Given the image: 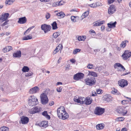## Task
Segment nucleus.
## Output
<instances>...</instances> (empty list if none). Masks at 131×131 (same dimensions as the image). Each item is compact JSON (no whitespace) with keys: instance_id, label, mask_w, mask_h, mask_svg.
<instances>
[{"instance_id":"1","label":"nucleus","mask_w":131,"mask_h":131,"mask_svg":"<svg viewBox=\"0 0 131 131\" xmlns=\"http://www.w3.org/2000/svg\"><path fill=\"white\" fill-rule=\"evenodd\" d=\"M28 100V104L30 106H33L38 104V99L33 96H31Z\"/></svg>"},{"instance_id":"2","label":"nucleus","mask_w":131,"mask_h":131,"mask_svg":"<svg viewBox=\"0 0 131 131\" xmlns=\"http://www.w3.org/2000/svg\"><path fill=\"white\" fill-rule=\"evenodd\" d=\"M40 98L41 103L42 104L46 105L48 103V99L46 93L41 94L40 96Z\"/></svg>"},{"instance_id":"3","label":"nucleus","mask_w":131,"mask_h":131,"mask_svg":"<svg viewBox=\"0 0 131 131\" xmlns=\"http://www.w3.org/2000/svg\"><path fill=\"white\" fill-rule=\"evenodd\" d=\"M86 84L89 86H92L95 84L96 80L94 77H90L87 78L85 80Z\"/></svg>"},{"instance_id":"4","label":"nucleus","mask_w":131,"mask_h":131,"mask_svg":"<svg viewBox=\"0 0 131 131\" xmlns=\"http://www.w3.org/2000/svg\"><path fill=\"white\" fill-rule=\"evenodd\" d=\"M105 112V109L100 107H97L95 108L94 112L95 114L98 115H101Z\"/></svg>"},{"instance_id":"5","label":"nucleus","mask_w":131,"mask_h":131,"mask_svg":"<svg viewBox=\"0 0 131 131\" xmlns=\"http://www.w3.org/2000/svg\"><path fill=\"white\" fill-rule=\"evenodd\" d=\"M117 111L119 114H122L124 115H125L127 112L126 108L122 106L118 107L117 110Z\"/></svg>"},{"instance_id":"6","label":"nucleus","mask_w":131,"mask_h":131,"mask_svg":"<svg viewBox=\"0 0 131 131\" xmlns=\"http://www.w3.org/2000/svg\"><path fill=\"white\" fill-rule=\"evenodd\" d=\"M57 112L59 118H61V116L66 112L64 107L62 106H60L58 108Z\"/></svg>"},{"instance_id":"7","label":"nucleus","mask_w":131,"mask_h":131,"mask_svg":"<svg viewBox=\"0 0 131 131\" xmlns=\"http://www.w3.org/2000/svg\"><path fill=\"white\" fill-rule=\"evenodd\" d=\"M41 29L44 30V32L46 33L49 31L51 28V26L46 24H43L41 25Z\"/></svg>"},{"instance_id":"8","label":"nucleus","mask_w":131,"mask_h":131,"mask_svg":"<svg viewBox=\"0 0 131 131\" xmlns=\"http://www.w3.org/2000/svg\"><path fill=\"white\" fill-rule=\"evenodd\" d=\"M118 84L121 87L124 88L127 85L128 83L126 80L121 79L119 80L118 81Z\"/></svg>"},{"instance_id":"9","label":"nucleus","mask_w":131,"mask_h":131,"mask_svg":"<svg viewBox=\"0 0 131 131\" xmlns=\"http://www.w3.org/2000/svg\"><path fill=\"white\" fill-rule=\"evenodd\" d=\"M116 10L115 6L113 5H111L108 9V13L110 15L113 14Z\"/></svg>"},{"instance_id":"10","label":"nucleus","mask_w":131,"mask_h":131,"mask_svg":"<svg viewBox=\"0 0 131 131\" xmlns=\"http://www.w3.org/2000/svg\"><path fill=\"white\" fill-rule=\"evenodd\" d=\"M84 76V74L82 73H78L74 75L73 79L77 80L83 79Z\"/></svg>"},{"instance_id":"11","label":"nucleus","mask_w":131,"mask_h":131,"mask_svg":"<svg viewBox=\"0 0 131 131\" xmlns=\"http://www.w3.org/2000/svg\"><path fill=\"white\" fill-rule=\"evenodd\" d=\"M41 108L38 106L34 107L33 108L30 109L29 111V112L31 114H34L40 111Z\"/></svg>"},{"instance_id":"12","label":"nucleus","mask_w":131,"mask_h":131,"mask_svg":"<svg viewBox=\"0 0 131 131\" xmlns=\"http://www.w3.org/2000/svg\"><path fill=\"white\" fill-rule=\"evenodd\" d=\"M131 56V52L128 50H126L122 55V56L124 60H126Z\"/></svg>"},{"instance_id":"13","label":"nucleus","mask_w":131,"mask_h":131,"mask_svg":"<svg viewBox=\"0 0 131 131\" xmlns=\"http://www.w3.org/2000/svg\"><path fill=\"white\" fill-rule=\"evenodd\" d=\"M21 121L23 124H27L29 121V119L27 117L23 116L21 117Z\"/></svg>"},{"instance_id":"14","label":"nucleus","mask_w":131,"mask_h":131,"mask_svg":"<svg viewBox=\"0 0 131 131\" xmlns=\"http://www.w3.org/2000/svg\"><path fill=\"white\" fill-rule=\"evenodd\" d=\"M84 104L86 105H90L91 104L92 102V98L89 97H88L86 99L84 98Z\"/></svg>"},{"instance_id":"15","label":"nucleus","mask_w":131,"mask_h":131,"mask_svg":"<svg viewBox=\"0 0 131 131\" xmlns=\"http://www.w3.org/2000/svg\"><path fill=\"white\" fill-rule=\"evenodd\" d=\"M27 19L25 17H24L19 18V20L18 21V23L23 24H24L27 22Z\"/></svg>"},{"instance_id":"16","label":"nucleus","mask_w":131,"mask_h":131,"mask_svg":"<svg viewBox=\"0 0 131 131\" xmlns=\"http://www.w3.org/2000/svg\"><path fill=\"white\" fill-rule=\"evenodd\" d=\"M39 91V88L38 87L35 86L30 89L29 92V93L30 94H34L36 93Z\"/></svg>"},{"instance_id":"17","label":"nucleus","mask_w":131,"mask_h":131,"mask_svg":"<svg viewBox=\"0 0 131 131\" xmlns=\"http://www.w3.org/2000/svg\"><path fill=\"white\" fill-rule=\"evenodd\" d=\"M103 99L104 101L109 102L111 101L112 99L111 96L107 95H104L103 97Z\"/></svg>"},{"instance_id":"18","label":"nucleus","mask_w":131,"mask_h":131,"mask_svg":"<svg viewBox=\"0 0 131 131\" xmlns=\"http://www.w3.org/2000/svg\"><path fill=\"white\" fill-rule=\"evenodd\" d=\"M48 121H44L38 124L41 127H46L48 126Z\"/></svg>"},{"instance_id":"19","label":"nucleus","mask_w":131,"mask_h":131,"mask_svg":"<svg viewBox=\"0 0 131 131\" xmlns=\"http://www.w3.org/2000/svg\"><path fill=\"white\" fill-rule=\"evenodd\" d=\"M14 57L16 58H20L21 56V52L20 51H17L16 52L13 54Z\"/></svg>"},{"instance_id":"20","label":"nucleus","mask_w":131,"mask_h":131,"mask_svg":"<svg viewBox=\"0 0 131 131\" xmlns=\"http://www.w3.org/2000/svg\"><path fill=\"white\" fill-rule=\"evenodd\" d=\"M9 14L8 13H5L2 15L1 19L3 21L6 20L9 16Z\"/></svg>"},{"instance_id":"21","label":"nucleus","mask_w":131,"mask_h":131,"mask_svg":"<svg viewBox=\"0 0 131 131\" xmlns=\"http://www.w3.org/2000/svg\"><path fill=\"white\" fill-rule=\"evenodd\" d=\"M56 15L58 16V18L59 19L63 18L65 16L64 13L62 12L57 13L56 14Z\"/></svg>"},{"instance_id":"22","label":"nucleus","mask_w":131,"mask_h":131,"mask_svg":"<svg viewBox=\"0 0 131 131\" xmlns=\"http://www.w3.org/2000/svg\"><path fill=\"white\" fill-rule=\"evenodd\" d=\"M69 117V115L66 112L64 113L61 116V118H59L60 119H62L63 120H65L67 119Z\"/></svg>"},{"instance_id":"23","label":"nucleus","mask_w":131,"mask_h":131,"mask_svg":"<svg viewBox=\"0 0 131 131\" xmlns=\"http://www.w3.org/2000/svg\"><path fill=\"white\" fill-rule=\"evenodd\" d=\"M116 22L115 21L114 23H113L112 22H110V23L107 24L108 26L110 28H112L113 27H115V25L116 24Z\"/></svg>"},{"instance_id":"24","label":"nucleus","mask_w":131,"mask_h":131,"mask_svg":"<svg viewBox=\"0 0 131 131\" xmlns=\"http://www.w3.org/2000/svg\"><path fill=\"white\" fill-rule=\"evenodd\" d=\"M111 93L112 94L116 95L121 94L120 93L117 89H115L114 88L112 89V91H111Z\"/></svg>"},{"instance_id":"25","label":"nucleus","mask_w":131,"mask_h":131,"mask_svg":"<svg viewBox=\"0 0 131 131\" xmlns=\"http://www.w3.org/2000/svg\"><path fill=\"white\" fill-rule=\"evenodd\" d=\"M62 47V45L61 44H59L58 46H57L56 48V49L54 51L53 53V55H54L56 54L59 51V50H60V49H59V47Z\"/></svg>"},{"instance_id":"26","label":"nucleus","mask_w":131,"mask_h":131,"mask_svg":"<svg viewBox=\"0 0 131 131\" xmlns=\"http://www.w3.org/2000/svg\"><path fill=\"white\" fill-rule=\"evenodd\" d=\"M96 127L97 129H101L104 128V125L103 124H100L97 125Z\"/></svg>"},{"instance_id":"27","label":"nucleus","mask_w":131,"mask_h":131,"mask_svg":"<svg viewBox=\"0 0 131 131\" xmlns=\"http://www.w3.org/2000/svg\"><path fill=\"white\" fill-rule=\"evenodd\" d=\"M32 35H29L26 36H25L23 38V39L24 40H27L32 39Z\"/></svg>"},{"instance_id":"28","label":"nucleus","mask_w":131,"mask_h":131,"mask_svg":"<svg viewBox=\"0 0 131 131\" xmlns=\"http://www.w3.org/2000/svg\"><path fill=\"white\" fill-rule=\"evenodd\" d=\"M42 114L48 119H50V116L48 114L47 111H44L42 113Z\"/></svg>"},{"instance_id":"29","label":"nucleus","mask_w":131,"mask_h":131,"mask_svg":"<svg viewBox=\"0 0 131 131\" xmlns=\"http://www.w3.org/2000/svg\"><path fill=\"white\" fill-rule=\"evenodd\" d=\"M126 42H128V41L127 40L122 41L120 45V47L124 48L126 45Z\"/></svg>"},{"instance_id":"30","label":"nucleus","mask_w":131,"mask_h":131,"mask_svg":"<svg viewBox=\"0 0 131 131\" xmlns=\"http://www.w3.org/2000/svg\"><path fill=\"white\" fill-rule=\"evenodd\" d=\"M89 12L87 11L84 12L82 15L81 17H82V19L86 18L88 15L89 14Z\"/></svg>"},{"instance_id":"31","label":"nucleus","mask_w":131,"mask_h":131,"mask_svg":"<svg viewBox=\"0 0 131 131\" xmlns=\"http://www.w3.org/2000/svg\"><path fill=\"white\" fill-rule=\"evenodd\" d=\"M89 74L90 75L94 77H96L97 76V74L96 73L93 71L89 72Z\"/></svg>"},{"instance_id":"32","label":"nucleus","mask_w":131,"mask_h":131,"mask_svg":"<svg viewBox=\"0 0 131 131\" xmlns=\"http://www.w3.org/2000/svg\"><path fill=\"white\" fill-rule=\"evenodd\" d=\"M29 70V68L27 66H24L22 69V71L24 72H28Z\"/></svg>"},{"instance_id":"33","label":"nucleus","mask_w":131,"mask_h":131,"mask_svg":"<svg viewBox=\"0 0 131 131\" xmlns=\"http://www.w3.org/2000/svg\"><path fill=\"white\" fill-rule=\"evenodd\" d=\"M51 25L53 29H56L57 28V23L56 21L54 22Z\"/></svg>"},{"instance_id":"34","label":"nucleus","mask_w":131,"mask_h":131,"mask_svg":"<svg viewBox=\"0 0 131 131\" xmlns=\"http://www.w3.org/2000/svg\"><path fill=\"white\" fill-rule=\"evenodd\" d=\"M8 128L5 126L2 127L0 128V131H8Z\"/></svg>"},{"instance_id":"35","label":"nucleus","mask_w":131,"mask_h":131,"mask_svg":"<svg viewBox=\"0 0 131 131\" xmlns=\"http://www.w3.org/2000/svg\"><path fill=\"white\" fill-rule=\"evenodd\" d=\"M15 1V0H6L5 3L6 4L10 5L12 4Z\"/></svg>"},{"instance_id":"36","label":"nucleus","mask_w":131,"mask_h":131,"mask_svg":"<svg viewBox=\"0 0 131 131\" xmlns=\"http://www.w3.org/2000/svg\"><path fill=\"white\" fill-rule=\"evenodd\" d=\"M85 36H80L78 38V40L79 41H84L85 39Z\"/></svg>"},{"instance_id":"37","label":"nucleus","mask_w":131,"mask_h":131,"mask_svg":"<svg viewBox=\"0 0 131 131\" xmlns=\"http://www.w3.org/2000/svg\"><path fill=\"white\" fill-rule=\"evenodd\" d=\"M81 50V49H75L74 50L73 53L74 54H76L77 52H80Z\"/></svg>"},{"instance_id":"38","label":"nucleus","mask_w":131,"mask_h":131,"mask_svg":"<svg viewBox=\"0 0 131 131\" xmlns=\"http://www.w3.org/2000/svg\"><path fill=\"white\" fill-rule=\"evenodd\" d=\"M95 67L94 66L93 64H89L87 66V67L89 69H93Z\"/></svg>"},{"instance_id":"39","label":"nucleus","mask_w":131,"mask_h":131,"mask_svg":"<svg viewBox=\"0 0 131 131\" xmlns=\"http://www.w3.org/2000/svg\"><path fill=\"white\" fill-rule=\"evenodd\" d=\"M121 66V64L119 63H115L114 65V67L116 69L118 67L119 68Z\"/></svg>"},{"instance_id":"40","label":"nucleus","mask_w":131,"mask_h":131,"mask_svg":"<svg viewBox=\"0 0 131 131\" xmlns=\"http://www.w3.org/2000/svg\"><path fill=\"white\" fill-rule=\"evenodd\" d=\"M124 118L123 117H120L117 118L116 119L117 121H123L124 120Z\"/></svg>"},{"instance_id":"41","label":"nucleus","mask_w":131,"mask_h":131,"mask_svg":"<svg viewBox=\"0 0 131 131\" xmlns=\"http://www.w3.org/2000/svg\"><path fill=\"white\" fill-rule=\"evenodd\" d=\"M59 35V33L57 32H55L53 34V37L55 38H56Z\"/></svg>"},{"instance_id":"42","label":"nucleus","mask_w":131,"mask_h":131,"mask_svg":"<svg viewBox=\"0 0 131 131\" xmlns=\"http://www.w3.org/2000/svg\"><path fill=\"white\" fill-rule=\"evenodd\" d=\"M96 6V7L99 6H102V4L100 2H96L95 3Z\"/></svg>"},{"instance_id":"43","label":"nucleus","mask_w":131,"mask_h":131,"mask_svg":"<svg viewBox=\"0 0 131 131\" xmlns=\"http://www.w3.org/2000/svg\"><path fill=\"white\" fill-rule=\"evenodd\" d=\"M121 67V69H118V70L120 71H124L125 70V68L124 67V66L121 64V66L120 67Z\"/></svg>"},{"instance_id":"44","label":"nucleus","mask_w":131,"mask_h":131,"mask_svg":"<svg viewBox=\"0 0 131 131\" xmlns=\"http://www.w3.org/2000/svg\"><path fill=\"white\" fill-rule=\"evenodd\" d=\"M88 6L89 7H91L95 8L96 7V4L94 3H93L92 4H89Z\"/></svg>"},{"instance_id":"45","label":"nucleus","mask_w":131,"mask_h":131,"mask_svg":"<svg viewBox=\"0 0 131 131\" xmlns=\"http://www.w3.org/2000/svg\"><path fill=\"white\" fill-rule=\"evenodd\" d=\"M96 95L97 94L95 91H93L90 96H96Z\"/></svg>"},{"instance_id":"46","label":"nucleus","mask_w":131,"mask_h":131,"mask_svg":"<svg viewBox=\"0 0 131 131\" xmlns=\"http://www.w3.org/2000/svg\"><path fill=\"white\" fill-rule=\"evenodd\" d=\"M93 24L94 25V26H99V23L98 21H96L94 22L93 23Z\"/></svg>"},{"instance_id":"47","label":"nucleus","mask_w":131,"mask_h":131,"mask_svg":"<svg viewBox=\"0 0 131 131\" xmlns=\"http://www.w3.org/2000/svg\"><path fill=\"white\" fill-rule=\"evenodd\" d=\"M64 2L63 1H60L59 3L57 2V3H58V6L59 5H63L64 4Z\"/></svg>"},{"instance_id":"48","label":"nucleus","mask_w":131,"mask_h":131,"mask_svg":"<svg viewBox=\"0 0 131 131\" xmlns=\"http://www.w3.org/2000/svg\"><path fill=\"white\" fill-rule=\"evenodd\" d=\"M102 91V90L99 89H97L96 90V93H97L98 94H101L102 93V92H101Z\"/></svg>"},{"instance_id":"49","label":"nucleus","mask_w":131,"mask_h":131,"mask_svg":"<svg viewBox=\"0 0 131 131\" xmlns=\"http://www.w3.org/2000/svg\"><path fill=\"white\" fill-rule=\"evenodd\" d=\"M71 18L72 21L74 22H75L76 21V20L75 19V18H76L75 16H71Z\"/></svg>"},{"instance_id":"50","label":"nucleus","mask_w":131,"mask_h":131,"mask_svg":"<svg viewBox=\"0 0 131 131\" xmlns=\"http://www.w3.org/2000/svg\"><path fill=\"white\" fill-rule=\"evenodd\" d=\"M50 16V14L49 13H47L46 15V18L47 19H49Z\"/></svg>"},{"instance_id":"51","label":"nucleus","mask_w":131,"mask_h":131,"mask_svg":"<svg viewBox=\"0 0 131 131\" xmlns=\"http://www.w3.org/2000/svg\"><path fill=\"white\" fill-rule=\"evenodd\" d=\"M32 72L27 73L26 74L25 76L26 77H28L32 75Z\"/></svg>"},{"instance_id":"52","label":"nucleus","mask_w":131,"mask_h":131,"mask_svg":"<svg viewBox=\"0 0 131 131\" xmlns=\"http://www.w3.org/2000/svg\"><path fill=\"white\" fill-rule=\"evenodd\" d=\"M62 89V87L60 86L59 87H58L57 89V91L58 92H60L61 91Z\"/></svg>"},{"instance_id":"53","label":"nucleus","mask_w":131,"mask_h":131,"mask_svg":"<svg viewBox=\"0 0 131 131\" xmlns=\"http://www.w3.org/2000/svg\"><path fill=\"white\" fill-rule=\"evenodd\" d=\"M6 47L7 48V50L8 52L12 49V47L10 46H8L7 47Z\"/></svg>"},{"instance_id":"54","label":"nucleus","mask_w":131,"mask_h":131,"mask_svg":"<svg viewBox=\"0 0 131 131\" xmlns=\"http://www.w3.org/2000/svg\"><path fill=\"white\" fill-rule=\"evenodd\" d=\"M95 70L96 71L100 72L101 70V68L97 67L95 68Z\"/></svg>"},{"instance_id":"55","label":"nucleus","mask_w":131,"mask_h":131,"mask_svg":"<svg viewBox=\"0 0 131 131\" xmlns=\"http://www.w3.org/2000/svg\"><path fill=\"white\" fill-rule=\"evenodd\" d=\"M115 0H107L108 2V4H110L114 2Z\"/></svg>"},{"instance_id":"56","label":"nucleus","mask_w":131,"mask_h":131,"mask_svg":"<svg viewBox=\"0 0 131 131\" xmlns=\"http://www.w3.org/2000/svg\"><path fill=\"white\" fill-rule=\"evenodd\" d=\"M30 30H29L28 29L24 32V35H26V34H28L30 32Z\"/></svg>"},{"instance_id":"57","label":"nucleus","mask_w":131,"mask_h":131,"mask_svg":"<svg viewBox=\"0 0 131 131\" xmlns=\"http://www.w3.org/2000/svg\"><path fill=\"white\" fill-rule=\"evenodd\" d=\"M9 20H7L6 21H5L3 24L2 25L3 26H4L6 25L7 24H8V22H9Z\"/></svg>"},{"instance_id":"58","label":"nucleus","mask_w":131,"mask_h":131,"mask_svg":"<svg viewBox=\"0 0 131 131\" xmlns=\"http://www.w3.org/2000/svg\"><path fill=\"white\" fill-rule=\"evenodd\" d=\"M2 50L4 52H8L7 50V48L6 47L5 48H3Z\"/></svg>"},{"instance_id":"59","label":"nucleus","mask_w":131,"mask_h":131,"mask_svg":"<svg viewBox=\"0 0 131 131\" xmlns=\"http://www.w3.org/2000/svg\"><path fill=\"white\" fill-rule=\"evenodd\" d=\"M105 23V21L104 20L101 21H99V26H100L102 25L103 24Z\"/></svg>"},{"instance_id":"60","label":"nucleus","mask_w":131,"mask_h":131,"mask_svg":"<svg viewBox=\"0 0 131 131\" xmlns=\"http://www.w3.org/2000/svg\"><path fill=\"white\" fill-rule=\"evenodd\" d=\"M79 100H80V99H76L75 98H74V99H73V100L75 102H77L78 103H79L78 102L79 101Z\"/></svg>"},{"instance_id":"61","label":"nucleus","mask_w":131,"mask_h":131,"mask_svg":"<svg viewBox=\"0 0 131 131\" xmlns=\"http://www.w3.org/2000/svg\"><path fill=\"white\" fill-rule=\"evenodd\" d=\"M105 26L104 25L102 26L101 28V29L102 31H103L104 29H105Z\"/></svg>"},{"instance_id":"62","label":"nucleus","mask_w":131,"mask_h":131,"mask_svg":"<svg viewBox=\"0 0 131 131\" xmlns=\"http://www.w3.org/2000/svg\"><path fill=\"white\" fill-rule=\"evenodd\" d=\"M90 32L91 33H94L95 34H96V33L92 29H91L90 30Z\"/></svg>"},{"instance_id":"63","label":"nucleus","mask_w":131,"mask_h":131,"mask_svg":"<svg viewBox=\"0 0 131 131\" xmlns=\"http://www.w3.org/2000/svg\"><path fill=\"white\" fill-rule=\"evenodd\" d=\"M78 102H79L78 103H80V104H84L85 102H84V101H81L80 100Z\"/></svg>"},{"instance_id":"64","label":"nucleus","mask_w":131,"mask_h":131,"mask_svg":"<svg viewBox=\"0 0 131 131\" xmlns=\"http://www.w3.org/2000/svg\"><path fill=\"white\" fill-rule=\"evenodd\" d=\"M121 131H127V129L126 128H124L122 129Z\"/></svg>"}]
</instances>
